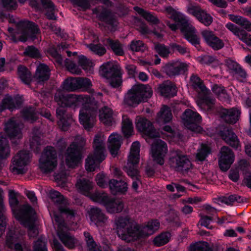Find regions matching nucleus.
<instances>
[{
  "label": "nucleus",
  "mask_w": 251,
  "mask_h": 251,
  "mask_svg": "<svg viewBox=\"0 0 251 251\" xmlns=\"http://www.w3.org/2000/svg\"><path fill=\"white\" fill-rule=\"evenodd\" d=\"M54 100L60 106L56 109V116L59 120L57 124L62 130H67L73 121L71 116L66 113L65 107L82 106L79 115L80 123L88 130L94 126L98 109V102L94 97L87 95L66 94L62 90H57Z\"/></svg>",
  "instance_id": "obj_1"
},
{
  "label": "nucleus",
  "mask_w": 251,
  "mask_h": 251,
  "mask_svg": "<svg viewBox=\"0 0 251 251\" xmlns=\"http://www.w3.org/2000/svg\"><path fill=\"white\" fill-rule=\"evenodd\" d=\"M49 196L52 201L54 202V206L58 209L57 212L52 209L51 207H49L50 214L51 218L54 226H57V234L60 241L64 246L68 249H73L78 244L77 240L68 230L69 227L64 220H62L61 214H64L66 217L69 219L71 222L74 223L76 220V213L75 211L68 207L69 202L59 192L51 190L49 193Z\"/></svg>",
  "instance_id": "obj_2"
},
{
  "label": "nucleus",
  "mask_w": 251,
  "mask_h": 251,
  "mask_svg": "<svg viewBox=\"0 0 251 251\" xmlns=\"http://www.w3.org/2000/svg\"><path fill=\"white\" fill-rule=\"evenodd\" d=\"M160 223L152 220L142 226L131 222L128 217H120L115 221V228L118 236L123 240L130 242L153 234L157 231Z\"/></svg>",
  "instance_id": "obj_3"
},
{
  "label": "nucleus",
  "mask_w": 251,
  "mask_h": 251,
  "mask_svg": "<svg viewBox=\"0 0 251 251\" xmlns=\"http://www.w3.org/2000/svg\"><path fill=\"white\" fill-rule=\"evenodd\" d=\"M0 19L2 21L6 19L9 23L16 25V29L11 27L8 28V31L12 36L13 41L19 39L22 42H25L28 38L34 39L39 32V28L37 25L26 20H20L12 15H5L0 13Z\"/></svg>",
  "instance_id": "obj_4"
},
{
  "label": "nucleus",
  "mask_w": 251,
  "mask_h": 251,
  "mask_svg": "<svg viewBox=\"0 0 251 251\" xmlns=\"http://www.w3.org/2000/svg\"><path fill=\"white\" fill-rule=\"evenodd\" d=\"M165 11L170 18L180 24V30L185 38L192 45L198 47L200 44V39L196 34V30L186 17L170 6L166 7Z\"/></svg>",
  "instance_id": "obj_5"
},
{
  "label": "nucleus",
  "mask_w": 251,
  "mask_h": 251,
  "mask_svg": "<svg viewBox=\"0 0 251 251\" xmlns=\"http://www.w3.org/2000/svg\"><path fill=\"white\" fill-rule=\"evenodd\" d=\"M105 137L100 133L95 135L94 139V152L87 157L85 160V167L88 172L94 171L99 167L100 163L106 157L105 140Z\"/></svg>",
  "instance_id": "obj_6"
},
{
  "label": "nucleus",
  "mask_w": 251,
  "mask_h": 251,
  "mask_svg": "<svg viewBox=\"0 0 251 251\" xmlns=\"http://www.w3.org/2000/svg\"><path fill=\"white\" fill-rule=\"evenodd\" d=\"M152 94V90L149 85H135L125 94L123 104L125 106H136L151 98Z\"/></svg>",
  "instance_id": "obj_7"
},
{
  "label": "nucleus",
  "mask_w": 251,
  "mask_h": 251,
  "mask_svg": "<svg viewBox=\"0 0 251 251\" xmlns=\"http://www.w3.org/2000/svg\"><path fill=\"white\" fill-rule=\"evenodd\" d=\"M140 148L139 142L136 141L132 143L127 162L124 168L127 175L132 179H135L133 181L132 185L133 189L135 191H137L140 183L139 172L137 168L140 159Z\"/></svg>",
  "instance_id": "obj_8"
},
{
  "label": "nucleus",
  "mask_w": 251,
  "mask_h": 251,
  "mask_svg": "<svg viewBox=\"0 0 251 251\" xmlns=\"http://www.w3.org/2000/svg\"><path fill=\"white\" fill-rule=\"evenodd\" d=\"M190 81L193 87L198 92V99L196 100L197 105L201 109L211 110L214 104L215 100L210 97V91L206 88L197 75H192Z\"/></svg>",
  "instance_id": "obj_9"
},
{
  "label": "nucleus",
  "mask_w": 251,
  "mask_h": 251,
  "mask_svg": "<svg viewBox=\"0 0 251 251\" xmlns=\"http://www.w3.org/2000/svg\"><path fill=\"white\" fill-rule=\"evenodd\" d=\"M85 144V139L80 135L75 137L74 141L67 148L65 153V163L71 168L77 166L82 159V148Z\"/></svg>",
  "instance_id": "obj_10"
},
{
  "label": "nucleus",
  "mask_w": 251,
  "mask_h": 251,
  "mask_svg": "<svg viewBox=\"0 0 251 251\" xmlns=\"http://www.w3.org/2000/svg\"><path fill=\"white\" fill-rule=\"evenodd\" d=\"M15 214V218L22 225L28 228L30 237H34L38 234V229L34 224L36 218V213L30 205H25L20 212Z\"/></svg>",
  "instance_id": "obj_11"
},
{
  "label": "nucleus",
  "mask_w": 251,
  "mask_h": 251,
  "mask_svg": "<svg viewBox=\"0 0 251 251\" xmlns=\"http://www.w3.org/2000/svg\"><path fill=\"white\" fill-rule=\"evenodd\" d=\"M120 69L117 64L108 62L101 66L100 72L104 77L110 80L109 83L112 87L117 88L122 82Z\"/></svg>",
  "instance_id": "obj_12"
},
{
  "label": "nucleus",
  "mask_w": 251,
  "mask_h": 251,
  "mask_svg": "<svg viewBox=\"0 0 251 251\" xmlns=\"http://www.w3.org/2000/svg\"><path fill=\"white\" fill-rule=\"evenodd\" d=\"M57 164V153L53 147H47L39 159V168L44 173L52 172Z\"/></svg>",
  "instance_id": "obj_13"
},
{
  "label": "nucleus",
  "mask_w": 251,
  "mask_h": 251,
  "mask_svg": "<svg viewBox=\"0 0 251 251\" xmlns=\"http://www.w3.org/2000/svg\"><path fill=\"white\" fill-rule=\"evenodd\" d=\"M170 167L183 174L188 173L192 168V165L187 156L178 150L171 152L169 160Z\"/></svg>",
  "instance_id": "obj_14"
},
{
  "label": "nucleus",
  "mask_w": 251,
  "mask_h": 251,
  "mask_svg": "<svg viewBox=\"0 0 251 251\" xmlns=\"http://www.w3.org/2000/svg\"><path fill=\"white\" fill-rule=\"evenodd\" d=\"M18 229L10 230L7 234L6 245L15 251H25L30 250V246L25 242L23 235Z\"/></svg>",
  "instance_id": "obj_15"
},
{
  "label": "nucleus",
  "mask_w": 251,
  "mask_h": 251,
  "mask_svg": "<svg viewBox=\"0 0 251 251\" xmlns=\"http://www.w3.org/2000/svg\"><path fill=\"white\" fill-rule=\"evenodd\" d=\"M30 153L27 151H19L14 157L11 169L17 174H23L27 171V166L30 162Z\"/></svg>",
  "instance_id": "obj_16"
},
{
  "label": "nucleus",
  "mask_w": 251,
  "mask_h": 251,
  "mask_svg": "<svg viewBox=\"0 0 251 251\" xmlns=\"http://www.w3.org/2000/svg\"><path fill=\"white\" fill-rule=\"evenodd\" d=\"M168 152L166 143L160 139H155L151 145V154L153 161L160 165H163Z\"/></svg>",
  "instance_id": "obj_17"
},
{
  "label": "nucleus",
  "mask_w": 251,
  "mask_h": 251,
  "mask_svg": "<svg viewBox=\"0 0 251 251\" xmlns=\"http://www.w3.org/2000/svg\"><path fill=\"white\" fill-rule=\"evenodd\" d=\"M182 120L184 126L188 129L196 132L200 131L201 127L197 123L201 121V117L196 111L186 109L182 115Z\"/></svg>",
  "instance_id": "obj_18"
},
{
  "label": "nucleus",
  "mask_w": 251,
  "mask_h": 251,
  "mask_svg": "<svg viewBox=\"0 0 251 251\" xmlns=\"http://www.w3.org/2000/svg\"><path fill=\"white\" fill-rule=\"evenodd\" d=\"M136 126L137 129L146 136V140L149 142V139L159 136V133L152 126L151 122L147 119L137 117L136 119Z\"/></svg>",
  "instance_id": "obj_19"
},
{
  "label": "nucleus",
  "mask_w": 251,
  "mask_h": 251,
  "mask_svg": "<svg viewBox=\"0 0 251 251\" xmlns=\"http://www.w3.org/2000/svg\"><path fill=\"white\" fill-rule=\"evenodd\" d=\"M201 34L206 44L214 50H220L225 46L224 41L217 37L213 31L205 29L201 31Z\"/></svg>",
  "instance_id": "obj_20"
},
{
  "label": "nucleus",
  "mask_w": 251,
  "mask_h": 251,
  "mask_svg": "<svg viewBox=\"0 0 251 251\" xmlns=\"http://www.w3.org/2000/svg\"><path fill=\"white\" fill-rule=\"evenodd\" d=\"M235 155L233 151L228 147L224 146L221 149L219 158V165L223 171H226L234 162Z\"/></svg>",
  "instance_id": "obj_21"
},
{
  "label": "nucleus",
  "mask_w": 251,
  "mask_h": 251,
  "mask_svg": "<svg viewBox=\"0 0 251 251\" xmlns=\"http://www.w3.org/2000/svg\"><path fill=\"white\" fill-rule=\"evenodd\" d=\"M188 65L179 60L173 61L167 64L164 68L166 74L169 76H175L187 70Z\"/></svg>",
  "instance_id": "obj_22"
},
{
  "label": "nucleus",
  "mask_w": 251,
  "mask_h": 251,
  "mask_svg": "<svg viewBox=\"0 0 251 251\" xmlns=\"http://www.w3.org/2000/svg\"><path fill=\"white\" fill-rule=\"evenodd\" d=\"M89 216L92 223L98 227L104 226L107 221V218L100 209L92 207L88 212Z\"/></svg>",
  "instance_id": "obj_23"
},
{
  "label": "nucleus",
  "mask_w": 251,
  "mask_h": 251,
  "mask_svg": "<svg viewBox=\"0 0 251 251\" xmlns=\"http://www.w3.org/2000/svg\"><path fill=\"white\" fill-rule=\"evenodd\" d=\"M225 26L231 31L239 39L245 43L249 46H251V35L248 34L246 31L239 27L235 25L228 22Z\"/></svg>",
  "instance_id": "obj_24"
},
{
  "label": "nucleus",
  "mask_w": 251,
  "mask_h": 251,
  "mask_svg": "<svg viewBox=\"0 0 251 251\" xmlns=\"http://www.w3.org/2000/svg\"><path fill=\"white\" fill-rule=\"evenodd\" d=\"M22 99L20 97L12 98L8 95L5 96L0 104V112H1L5 109H8L12 111L19 107L22 104Z\"/></svg>",
  "instance_id": "obj_25"
},
{
  "label": "nucleus",
  "mask_w": 251,
  "mask_h": 251,
  "mask_svg": "<svg viewBox=\"0 0 251 251\" xmlns=\"http://www.w3.org/2000/svg\"><path fill=\"white\" fill-rule=\"evenodd\" d=\"M122 136L117 133H113L108 138V148L110 153L113 156H116L122 144Z\"/></svg>",
  "instance_id": "obj_26"
},
{
  "label": "nucleus",
  "mask_w": 251,
  "mask_h": 251,
  "mask_svg": "<svg viewBox=\"0 0 251 251\" xmlns=\"http://www.w3.org/2000/svg\"><path fill=\"white\" fill-rule=\"evenodd\" d=\"M241 113V109L239 108L225 109L222 112V117L226 123L235 124L239 120Z\"/></svg>",
  "instance_id": "obj_27"
},
{
  "label": "nucleus",
  "mask_w": 251,
  "mask_h": 251,
  "mask_svg": "<svg viewBox=\"0 0 251 251\" xmlns=\"http://www.w3.org/2000/svg\"><path fill=\"white\" fill-rule=\"evenodd\" d=\"M160 94L165 97H174L176 95V87L174 83L167 80L160 84L158 88Z\"/></svg>",
  "instance_id": "obj_28"
},
{
  "label": "nucleus",
  "mask_w": 251,
  "mask_h": 251,
  "mask_svg": "<svg viewBox=\"0 0 251 251\" xmlns=\"http://www.w3.org/2000/svg\"><path fill=\"white\" fill-rule=\"evenodd\" d=\"M99 117L100 121L107 126H111L115 122L113 112L107 106H104L100 109Z\"/></svg>",
  "instance_id": "obj_29"
},
{
  "label": "nucleus",
  "mask_w": 251,
  "mask_h": 251,
  "mask_svg": "<svg viewBox=\"0 0 251 251\" xmlns=\"http://www.w3.org/2000/svg\"><path fill=\"white\" fill-rule=\"evenodd\" d=\"M223 139L228 145L233 148L238 149L239 145V140L236 134L231 129H225L221 133Z\"/></svg>",
  "instance_id": "obj_30"
},
{
  "label": "nucleus",
  "mask_w": 251,
  "mask_h": 251,
  "mask_svg": "<svg viewBox=\"0 0 251 251\" xmlns=\"http://www.w3.org/2000/svg\"><path fill=\"white\" fill-rule=\"evenodd\" d=\"M50 69L45 64H40L37 67L34 78L39 82L47 80L50 76Z\"/></svg>",
  "instance_id": "obj_31"
},
{
  "label": "nucleus",
  "mask_w": 251,
  "mask_h": 251,
  "mask_svg": "<svg viewBox=\"0 0 251 251\" xmlns=\"http://www.w3.org/2000/svg\"><path fill=\"white\" fill-rule=\"evenodd\" d=\"M108 185L111 193L113 195L119 193H125L127 190V184L124 181L111 179L109 181Z\"/></svg>",
  "instance_id": "obj_32"
},
{
  "label": "nucleus",
  "mask_w": 251,
  "mask_h": 251,
  "mask_svg": "<svg viewBox=\"0 0 251 251\" xmlns=\"http://www.w3.org/2000/svg\"><path fill=\"white\" fill-rule=\"evenodd\" d=\"M105 207L110 213H120L124 209V203L121 200L110 198Z\"/></svg>",
  "instance_id": "obj_33"
},
{
  "label": "nucleus",
  "mask_w": 251,
  "mask_h": 251,
  "mask_svg": "<svg viewBox=\"0 0 251 251\" xmlns=\"http://www.w3.org/2000/svg\"><path fill=\"white\" fill-rule=\"evenodd\" d=\"M76 187L81 193L88 197L93 188V183L88 179L82 178L77 180Z\"/></svg>",
  "instance_id": "obj_34"
},
{
  "label": "nucleus",
  "mask_w": 251,
  "mask_h": 251,
  "mask_svg": "<svg viewBox=\"0 0 251 251\" xmlns=\"http://www.w3.org/2000/svg\"><path fill=\"white\" fill-rule=\"evenodd\" d=\"M228 17L231 21L241 25L247 31H251V22L246 18L234 14L228 15Z\"/></svg>",
  "instance_id": "obj_35"
},
{
  "label": "nucleus",
  "mask_w": 251,
  "mask_h": 251,
  "mask_svg": "<svg viewBox=\"0 0 251 251\" xmlns=\"http://www.w3.org/2000/svg\"><path fill=\"white\" fill-rule=\"evenodd\" d=\"M133 21L137 29L142 34H149L151 32L154 33L158 38L162 37V34L158 33L155 31H151L148 27L141 20L136 18L132 17Z\"/></svg>",
  "instance_id": "obj_36"
},
{
  "label": "nucleus",
  "mask_w": 251,
  "mask_h": 251,
  "mask_svg": "<svg viewBox=\"0 0 251 251\" xmlns=\"http://www.w3.org/2000/svg\"><path fill=\"white\" fill-rule=\"evenodd\" d=\"M172 117L170 108L166 106H163L157 114V121L160 123H167L172 120Z\"/></svg>",
  "instance_id": "obj_37"
},
{
  "label": "nucleus",
  "mask_w": 251,
  "mask_h": 251,
  "mask_svg": "<svg viewBox=\"0 0 251 251\" xmlns=\"http://www.w3.org/2000/svg\"><path fill=\"white\" fill-rule=\"evenodd\" d=\"M93 201L99 203L105 206L110 198L108 195L104 192H95L88 196Z\"/></svg>",
  "instance_id": "obj_38"
},
{
  "label": "nucleus",
  "mask_w": 251,
  "mask_h": 251,
  "mask_svg": "<svg viewBox=\"0 0 251 251\" xmlns=\"http://www.w3.org/2000/svg\"><path fill=\"white\" fill-rule=\"evenodd\" d=\"M122 131L125 136L132 135L133 132V126L132 121L127 115L123 116Z\"/></svg>",
  "instance_id": "obj_39"
},
{
  "label": "nucleus",
  "mask_w": 251,
  "mask_h": 251,
  "mask_svg": "<svg viewBox=\"0 0 251 251\" xmlns=\"http://www.w3.org/2000/svg\"><path fill=\"white\" fill-rule=\"evenodd\" d=\"M22 115L25 120L30 123H33L38 118L37 113L33 107H31L24 108L22 112Z\"/></svg>",
  "instance_id": "obj_40"
},
{
  "label": "nucleus",
  "mask_w": 251,
  "mask_h": 251,
  "mask_svg": "<svg viewBox=\"0 0 251 251\" xmlns=\"http://www.w3.org/2000/svg\"><path fill=\"white\" fill-rule=\"evenodd\" d=\"M18 75L23 82L26 84H29L31 80L32 75L30 71L23 66H20L18 68Z\"/></svg>",
  "instance_id": "obj_41"
},
{
  "label": "nucleus",
  "mask_w": 251,
  "mask_h": 251,
  "mask_svg": "<svg viewBox=\"0 0 251 251\" xmlns=\"http://www.w3.org/2000/svg\"><path fill=\"white\" fill-rule=\"evenodd\" d=\"M93 13L97 14L101 21L108 23L109 24H112L109 21L112 17L111 14L107 9L98 7L93 9Z\"/></svg>",
  "instance_id": "obj_42"
},
{
  "label": "nucleus",
  "mask_w": 251,
  "mask_h": 251,
  "mask_svg": "<svg viewBox=\"0 0 251 251\" xmlns=\"http://www.w3.org/2000/svg\"><path fill=\"white\" fill-rule=\"evenodd\" d=\"M77 78H68L66 79L61 85V88L62 90L68 91H74L77 90Z\"/></svg>",
  "instance_id": "obj_43"
},
{
  "label": "nucleus",
  "mask_w": 251,
  "mask_h": 251,
  "mask_svg": "<svg viewBox=\"0 0 251 251\" xmlns=\"http://www.w3.org/2000/svg\"><path fill=\"white\" fill-rule=\"evenodd\" d=\"M40 133L38 128H34L32 133V137L30 139V147L34 151H38L40 145Z\"/></svg>",
  "instance_id": "obj_44"
},
{
  "label": "nucleus",
  "mask_w": 251,
  "mask_h": 251,
  "mask_svg": "<svg viewBox=\"0 0 251 251\" xmlns=\"http://www.w3.org/2000/svg\"><path fill=\"white\" fill-rule=\"evenodd\" d=\"M211 152V148L209 145L201 144L197 151L196 158L199 161H203Z\"/></svg>",
  "instance_id": "obj_45"
},
{
  "label": "nucleus",
  "mask_w": 251,
  "mask_h": 251,
  "mask_svg": "<svg viewBox=\"0 0 251 251\" xmlns=\"http://www.w3.org/2000/svg\"><path fill=\"white\" fill-rule=\"evenodd\" d=\"M134 9L147 21L152 24H157L158 23V20L151 13L144 10L143 9L138 6H135Z\"/></svg>",
  "instance_id": "obj_46"
},
{
  "label": "nucleus",
  "mask_w": 251,
  "mask_h": 251,
  "mask_svg": "<svg viewBox=\"0 0 251 251\" xmlns=\"http://www.w3.org/2000/svg\"><path fill=\"white\" fill-rule=\"evenodd\" d=\"M78 63L87 73H93L94 63L85 56L81 55L79 56Z\"/></svg>",
  "instance_id": "obj_47"
},
{
  "label": "nucleus",
  "mask_w": 251,
  "mask_h": 251,
  "mask_svg": "<svg viewBox=\"0 0 251 251\" xmlns=\"http://www.w3.org/2000/svg\"><path fill=\"white\" fill-rule=\"evenodd\" d=\"M106 44L108 45L114 53L118 55H123L124 53L123 47L118 41H113L108 39L106 40Z\"/></svg>",
  "instance_id": "obj_48"
},
{
  "label": "nucleus",
  "mask_w": 251,
  "mask_h": 251,
  "mask_svg": "<svg viewBox=\"0 0 251 251\" xmlns=\"http://www.w3.org/2000/svg\"><path fill=\"white\" fill-rule=\"evenodd\" d=\"M243 201L241 197L237 195L223 196L219 198V201L227 205H232L235 202H241Z\"/></svg>",
  "instance_id": "obj_49"
},
{
  "label": "nucleus",
  "mask_w": 251,
  "mask_h": 251,
  "mask_svg": "<svg viewBox=\"0 0 251 251\" xmlns=\"http://www.w3.org/2000/svg\"><path fill=\"white\" fill-rule=\"evenodd\" d=\"M42 4L45 9L47 10L46 13V16L49 19L55 20L56 17L53 13L54 5L50 0H41Z\"/></svg>",
  "instance_id": "obj_50"
},
{
  "label": "nucleus",
  "mask_w": 251,
  "mask_h": 251,
  "mask_svg": "<svg viewBox=\"0 0 251 251\" xmlns=\"http://www.w3.org/2000/svg\"><path fill=\"white\" fill-rule=\"evenodd\" d=\"M170 237V233L163 232L154 238L153 241V243L158 247L163 246L169 242Z\"/></svg>",
  "instance_id": "obj_51"
},
{
  "label": "nucleus",
  "mask_w": 251,
  "mask_h": 251,
  "mask_svg": "<svg viewBox=\"0 0 251 251\" xmlns=\"http://www.w3.org/2000/svg\"><path fill=\"white\" fill-rule=\"evenodd\" d=\"M73 5L78 7L79 9L85 11L91 8L94 4L93 0H70Z\"/></svg>",
  "instance_id": "obj_52"
},
{
  "label": "nucleus",
  "mask_w": 251,
  "mask_h": 251,
  "mask_svg": "<svg viewBox=\"0 0 251 251\" xmlns=\"http://www.w3.org/2000/svg\"><path fill=\"white\" fill-rule=\"evenodd\" d=\"M84 236H85V240L89 251H101L98 247L93 237L89 232H84Z\"/></svg>",
  "instance_id": "obj_53"
},
{
  "label": "nucleus",
  "mask_w": 251,
  "mask_h": 251,
  "mask_svg": "<svg viewBox=\"0 0 251 251\" xmlns=\"http://www.w3.org/2000/svg\"><path fill=\"white\" fill-rule=\"evenodd\" d=\"M154 50L163 58H167L171 52L170 48L163 44H155Z\"/></svg>",
  "instance_id": "obj_54"
},
{
  "label": "nucleus",
  "mask_w": 251,
  "mask_h": 251,
  "mask_svg": "<svg viewBox=\"0 0 251 251\" xmlns=\"http://www.w3.org/2000/svg\"><path fill=\"white\" fill-rule=\"evenodd\" d=\"M163 130L165 132L163 133L162 137L167 138L169 142L175 141L177 138V136L176 133L174 131L172 127L170 126H165L163 128Z\"/></svg>",
  "instance_id": "obj_55"
},
{
  "label": "nucleus",
  "mask_w": 251,
  "mask_h": 251,
  "mask_svg": "<svg viewBox=\"0 0 251 251\" xmlns=\"http://www.w3.org/2000/svg\"><path fill=\"white\" fill-rule=\"evenodd\" d=\"M189 251H210V249L207 242L202 241L191 245Z\"/></svg>",
  "instance_id": "obj_56"
},
{
  "label": "nucleus",
  "mask_w": 251,
  "mask_h": 251,
  "mask_svg": "<svg viewBox=\"0 0 251 251\" xmlns=\"http://www.w3.org/2000/svg\"><path fill=\"white\" fill-rule=\"evenodd\" d=\"M212 90L221 100H224L228 97L226 90L222 86L215 84L213 86Z\"/></svg>",
  "instance_id": "obj_57"
},
{
  "label": "nucleus",
  "mask_w": 251,
  "mask_h": 251,
  "mask_svg": "<svg viewBox=\"0 0 251 251\" xmlns=\"http://www.w3.org/2000/svg\"><path fill=\"white\" fill-rule=\"evenodd\" d=\"M197 20L205 26L209 25L213 21V18L210 15L203 10L199 15Z\"/></svg>",
  "instance_id": "obj_58"
},
{
  "label": "nucleus",
  "mask_w": 251,
  "mask_h": 251,
  "mask_svg": "<svg viewBox=\"0 0 251 251\" xmlns=\"http://www.w3.org/2000/svg\"><path fill=\"white\" fill-rule=\"evenodd\" d=\"M46 241L45 237H40L34 243L33 251H48Z\"/></svg>",
  "instance_id": "obj_59"
},
{
  "label": "nucleus",
  "mask_w": 251,
  "mask_h": 251,
  "mask_svg": "<svg viewBox=\"0 0 251 251\" xmlns=\"http://www.w3.org/2000/svg\"><path fill=\"white\" fill-rule=\"evenodd\" d=\"M86 46L91 51L100 56L103 55L106 52L105 49L100 44H87Z\"/></svg>",
  "instance_id": "obj_60"
},
{
  "label": "nucleus",
  "mask_w": 251,
  "mask_h": 251,
  "mask_svg": "<svg viewBox=\"0 0 251 251\" xmlns=\"http://www.w3.org/2000/svg\"><path fill=\"white\" fill-rule=\"evenodd\" d=\"M130 49L133 51H144L146 47L142 41L133 40L130 44Z\"/></svg>",
  "instance_id": "obj_61"
},
{
  "label": "nucleus",
  "mask_w": 251,
  "mask_h": 251,
  "mask_svg": "<svg viewBox=\"0 0 251 251\" xmlns=\"http://www.w3.org/2000/svg\"><path fill=\"white\" fill-rule=\"evenodd\" d=\"M65 65L67 70L72 74L79 75L81 72V69L75 63L69 59L65 60Z\"/></svg>",
  "instance_id": "obj_62"
},
{
  "label": "nucleus",
  "mask_w": 251,
  "mask_h": 251,
  "mask_svg": "<svg viewBox=\"0 0 251 251\" xmlns=\"http://www.w3.org/2000/svg\"><path fill=\"white\" fill-rule=\"evenodd\" d=\"M77 89H82L83 90H87L92 86L91 80L87 78H77Z\"/></svg>",
  "instance_id": "obj_63"
},
{
  "label": "nucleus",
  "mask_w": 251,
  "mask_h": 251,
  "mask_svg": "<svg viewBox=\"0 0 251 251\" xmlns=\"http://www.w3.org/2000/svg\"><path fill=\"white\" fill-rule=\"evenodd\" d=\"M24 54L26 56H28L32 58H39L40 53L39 50L33 46H28L24 51Z\"/></svg>",
  "instance_id": "obj_64"
}]
</instances>
